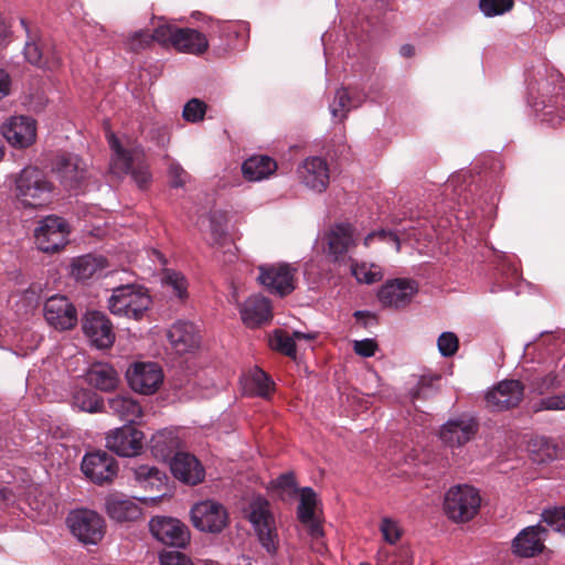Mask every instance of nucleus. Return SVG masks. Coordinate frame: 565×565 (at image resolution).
Instances as JSON below:
<instances>
[{"label": "nucleus", "instance_id": "f257e3e1", "mask_svg": "<svg viewBox=\"0 0 565 565\" xmlns=\"http://www.w3.org/2000/svg\"><path fill=\"white\" fill-rule=\"evenodd\" d=\"M527 82V103L542 122L552 127L565 121V77L555 68L544 67Z\"/></svg>", "mask_w": 565, "mask_h": 565}, {"label": "nucleus", "instance_id": "f03ea898", "mask_svg": "<svg viewBox=\"0 0 565 565\" xmlns=\"http://www.w3.org/2000/svg\"><path fill=\"white\" fill-rule=\"evenodd\" d=\"M57 188L47 173L36 166L24 167L14 179V195L24 209H42L50 205Z\"/></svg>", "mask_w": 565, "mask_h": 565}, {"label": "nucleus", "instance_id": "7ed1b4c3", "mask_svg": "<svg viewBox=\"0 0 565 565\" xmlns=\"http://www.w3.org/2000/svg\"><path fill=\"white\" fill-rule=\"evenodd\" d=\"M215 31L207 36L191 28H179L168 22L164 18L159 19L158 25L153 28V35L163 47H173L175 51L200 56L209 49L210 40H214Z\"/></svg>", "mask_w": 565, "mask_h": 565}, {"label": "nucleus", "instance_id": "20e7f679", "mask_svg": "<svg viewBox=\"0 0 565 565\" xmlns=\"http://www.w3.org/2000/svg\"><path fill=\"white\" fill-rule=\"evenodd\" d=\"M152 303L148 289L140 285H121L113 290L108 309L115 316L140 320Z\"/></svg>", "mask_w": 565, "mask_h": 565}, {"label": "nucleus", "instance_id": "39448f33", "mask_svg": "<svg viewBox=\"0 0 565 565\" xmlns=\"http://www.w3.org/2000/svg\"><path fill=\"white\" fill-rule=\"evenodd\" d=\"M51 171L70 195H78L84 192L87 168L78 154L66 151L56 153L51 161Z\"/></svg>", "mask_w": 565, "mask_h": 565}, {"label": "nucleus", "instance_id": "423d86ee", "mask_svg": "<svg viewBox=\"0 0 565 565\" xmlns=\"http://www.w3.org/2000/svg\"><path fill=\"white\" fill-rule=\"evenodd\" d=\"M71 232V225L66 218L50 214L36 222L33 232L34 243L39 250L55 254L68 244Z\"/></svg>", "mask_w": 565, "mask_h": 565}, {"label": "nucleus", "instance_id": "0eeeda50", "mask_svg": "<svg viewBox=\"0 0 565 565\" xmlns=\"http://www.w3.org/2000/svg\"><path fill=\"white\" fill-rule=\"evenodd\" d=\"M481 498L479 491L469 484L452 486L445 493L444 511L456 523L470 521L479 511Z\"/></svg>", "mask_w": 565, "mask_h": 565}, {"label": "nucleus", "instance_id": "6e6552de", "mask_svg": "<svg viewBox=\"0 0 565 565\" xmlns=\"http://www.w3.org/2000/svg\"><path fill=\"white\" fill-rule=\"evenodd\" d=\"M247 518L252 523L262 546L269 553L277 551L278 534L269 502L260 497H253L248 503Z\"/></svg>", "mask_w": 565, "mask_h": 565}, {"label": "nucleus", "instance_id": "1a4fd4ad", "mask_svg": "<svg viewBox=\"0 0 565 565\" xmlns=\"http://www.w3.org/2000/svg\"><path fill=\"white\" fill-rule=\"evenodd\" d=\"M166 493L152 497L130 498L120 492L109 493L105 498V512L110 520L122 523L132 522L142 515V510L138 502L145 505H154L162 499Z\"/></svg>", "mask_w": 565, "mask_h": 565}, {"label": "nucleus", "instance_id": "9d476101", "mask_svg": "<svg viewBox=\"0 0 565 565\" xmlns=\"http://www.w3.org/2000/svg\"><path fill=\"white\" fill-rule=\"evenodd\" d=\"M257 280L269 294L285 298L297 288V268L288 263L258 266Z\"/></svg>", "mask_w": 565, "mask_h": 565}, {"label": "nucleus", "instance_id": "9b49d317", "mask_svg": "<svg viewBox=\"0 0 565 565\" xmlns=\"http://www.w3.org/2000/svg\"><path fill=\"white\" fill-rule=\"evenodd\" d=\"M71 533L84 545L98 544L105 534V521L96 511L78 509L66 519Z\"/></svg>", "mask_w": 565, "mask_h": 565}, {"label": "nucleus", "instance_id": "f8f14e48", "mask_svg": "<svg viewBox=\"0 0 565 565\" xmlns=\"http://www.w3.org/2000/svg\"><path fill=\"white\" fill-rule=\"evenodd\" d=\"M145 434L132 424L109 430L106 435V448L121 458H134L142 454Z\"/></svg>", "mask_w": 565, "mask_h": 565}, {"label": "nucleus", "instance_id": "ddd939ff", "mask_svg": "<svg viewBox=\"0 0 565 565\" xmlns=\"http://www.w3.org/2000/svg\"><path fill=\"white\" fill-rule=\"evenodd\" d=\"M81 328L90 344L97 349H110L116 340L113 322L99 310H87L81 318Z\"/></svg>", "mask_w": 565, "mask_h": 565}, {"label": "nucleus", "instance_id": "4468645a", "mask_svg": "<svg viewBox=\"0 0 565 565\" xmlns=\"http://www.w3.org/2000/svg\"><path fill=\"white\" fill-rule=\"evenodd\" d=\"M163 377L162 367L157 362H136L126 371L130 388L142 395L154 394Z\"/></svg>", "mask_w": 565, "mask_h": 565}, {"label": "nucleus", "instance_id": "2eb2a0df", "mask_svg": "<svg viewBox=\"0 0 565 565\" xmlns=\"http://www.w3.org/2000/svg\"><path fill=\"white\" fill-rule=\"evenodd\" d=\"M418 292V284L408 278L388 279L377 290L376 297L384 308L403 309Z\"/></svg>", "mask_w": 565, "mask_h": 565}, {"label": "nucleus", "instance_id": "dca6fc26", "mask_svg": "<svg viewBox=\"0 0 565 565\" xmlns=\"http://www.w3.org/2000/svg\"><path fill=\"white\" fill-rule=\"evenodd\" d=\"M46 322L56 330H72L78 322L77 309L74 303L63 295L49 297L43 307Z\"/></svg>", "mask_w": 565, "mask_h": 565}, {"label": "nucleus", "instance_id": "f3484780", "mask_svg": "<svg viewBox=\"0 0 565 565\" xmlns=\"http://www.w3.org/2000/svg\"><path fill=\"white\" fill-rule=\"evenodd\" d=\"M193 525L207 533H220L227 525V512L225 508L213 500H205L194 504L191 509Z\"/></svg>", "mask_w": 565, "mask_h": 565}, {"label": "nucleus", "instance_id": "a211bd4d", "mask_svg": "<svg viewBox=\"0 0 565 565\" xmlns=\"http://www.w3.org/2000/svg\"><path fill=\"white\" fill-rule=\"evenodd\" d=\"M524 390L519 380H503L486 394L487 406L492 412L515 408L523 401Z\"/></svg>", "mask_w": 565, "mask_h": 565}, {"label": "nucleus", "instance_id": "6ab92c4d", "mask_svg": "<svg viewBox=\"0 0 565 565\" xmlns=\"http://www.w3.org/2000/svg\"><path fill=\"white\" fill-rule=\"evenodd\" d=\"M36 120L30 116H12L1 126V134L15 149H26L36 141Z\"/></svg>", "mask_w": 565, "mask_h": 565}, {"label": "nucleus", "instance_id": "aec40b11", "mask_svg": "<svg viewBox=\"0 0 565 565\" xmlns=\"http://www.w3.org/2000/svg\"><path fill=\"white\" fill-rule=\"evenodd\" d=\"M479 431L477 418L461 415L447 420L439 430L440 440L449 447H460L475 438Z\"/></svg>", "mask_w": 565, "mask_h": 565}, {"label": "nucleus", "instance_id": "412c9836", "mask_svg": "<svg viewBox=\"0 0 565 565\" xmlns=\"http://www.w3.org/2000/svg\"><path fill=\"white\" fill-rule=\"evenodd\" d=\"M150 451L153 459H198L184 449L177 431L169 429L159 430L151 437Z\"/></svg>", "mask_w": 565, "mask_h": 565}, {"label": "nucleus", "instance_id": "4be33fe9", "mask_svg": "<svg viewBox=\"0 0 565 565\" xmlns=\"http://www.w3.org/2000/svg\"><path fill=\"white\" fill-rule=\"evenodd\" d=\"M149 527L153 537L166 545L183 547L190 537L188 527L173 518H152Z\"/></svg>", "mask_w": 565, "mask_h": 565}, {"label": "nucleus", "instance_id": "5701e85b", "mask_svg": "<svg viewBox=\"0 0 565 565\" xmlns=\"http://www.w3.org/2000/svg\"><path fill=\"white\" fill-rule=\"evenodd\" d=\"M297 172L307 188L318 193L327 190L330 182V169L324 158L318 156L306 158L299 164Z\"/></svg>", "mask_w": 565, "mask_h": 565}, {"label": "nucleus", "instance_id": "b1692460", "mask_svg": "<svg viewBox=\"0 0 565 565\" xmlns=\"http://www.w3.org/2000/svg\"><path fill=\"white\" fill-rule=\"evenodd\" d=\"M21 25L25 29L29 40L24 45L25 60L40 68L55 71L61 67L62 58L57 52L53 49H49L42 45L40 41H35L30 34L28 21L21 19Z\"/></svg>", "mask_w": 565, "mask_h": 565}, {"label": "nucleus", "instance_id": "393cba45", "mask_svg": "<svg viewBox=\"0 0 565 565\" xmlns=\"http://www.w3.org/2000/svg\"><path fill=\"white\" fill-rule=\"evenodd\" d=\"M172 349L180 355L194 352L200 348L201 335L193 322L178 320L167 333Z\"/></svg>", "mask_w": 565, "mask_h": 565}, {"label": "nucleus", "instance_id": "a878e982", "mask_svg": "<svg viewBox=\"0 0 565 565\" xmlns=\"http://www.w3.org/2000/svg\"><path fill=\"white\" fill-rule=\"evenodd\" d=\"M239 315L247 328H259L273 319L271 301L262 295H252L239 305Z\"/></svg>", "mask_w": 565, "mask_h": 565}, {"label": "nucleus", "instance_id": "bb28decb", "mask_svg": "<svg viewBox=\"0 0 565 565\" xmlns=\"http://www.w3.org/2000/svg\"><path fill=\"white\" fill-rule=\"evenodd\" d=\"M84 446L85 445L83 443L65 437L61 441L51 444L47 447L46 456L54 457L56 455L60 459H77L79 456H82L81 459H114L107 454V451L103 449H95L90 446H88L82 455Z\"/></svg>", "mask_w": 565, "mask_h": 565}, {"label": "nucleus", "instance_id": "cd10ccee", "mask_svg": "<svg viewBox=\"0 0 565 565\" xmlns=\"http://www.w3.org/2000/svg\"><path fill=\"white\" fill-rule=\"evenodd\" d=\"M317 503V494L311 488L306 487L301 489L297 516L313 540H318L323 535L320 520L316 513Z\"/></svg>", "mask_w": 565, "mask_h": 565}, {"label": "nucleus", "instance_id": "c85d7f7f", "mask_svg": "<svg viewBox=\"0 0 565 565\" xmlns=\"http://www.w3.org/2000/svg\"><path fill=\"white\" fill-rule=\"evenodd\" d=\"M546 529L541 524L523 529L513 540V552L523 557H531L543 551Z\"/></svg>", "mask_w": 565, "mask_h": 565}, {"label": "nucleus", "instance_id": "c756f323", "mask_svg": "<svg viewBox=\"0 0 565 565\" xmlns=\"http://www.w3.org/2000/svg\"><path fill=\"white\" fill-rule=\"evenodd\" d=\"M85 381L89 386L102 391H115L120 382L118 372L115 367L107 363L96 361L93 362L85 373Z\"/></svg>", "mask_w": 565, "mask_h": 565}, {"label": "nucleus", "instance_id": "7c9ffc66", "mask_svg": "<svg viewBox=\"0 0 565 565\" xmlns=\"http://www.w3.org/2000/svg\"><path fill=\"white\" fill-rule=\"evenodd\" d=\"M244 393L252 397L268 398L275 391L271 376L259 366H254L242 379Z\"/></svg>", "mask_w": 565, "mask_h": 565}, {"label": "nucleus", "instance_id": "2f4dec72", "mask_svg": "<svg viewBox=\"0 0 565 565\" xmlns=\"http://www.w3.org/2000/svg\"><path fill=\"white\" fill-rule=\"evenodd\" d=\"M277 169V161L267 154H254L242 163V174L249 182L268 179Z\"/></svg>", "mask_w": 565, "mask_h": 565}, {"label": "nucleus", "instance_id": "473e14b6", "mask_svg": "<svg viewBox=\"0 0 565 565\" xmlns=\"http://www.w3.org/2000/svg\"><path fill=\"white\" fill-rule=\"evenodd\" d=\"M108 265L105 256H95L93 254H85L72 260L71 275L77 281H85L90 279L97 273L104 270Z\"/></svg>", "mask_w": 565, "mask_h": 565}, {"label": "nucleus", "instance_id": "72a5a7b5", "mask_svg": "<svg viewBox=\"0 0 565 565\" xmlns=\"http://www.w3.org/2000/svg\"><path fill=\"white\" fill-rule=\"evenodd\" d=\"M328 252L338 259L348 253L353 242V228L350 223H335L327 235Z\"/></svg>", "mask_w": 565, "mask_h": 565}, {"label": "nucleus", "instance_id": "f704fd0d", "mask_svg": "<svg viewBox=\"0 0 565 565\" xmlns=\"http://www.w3.org/2000/svg\"><path fill=\"white\" fill-rule=\"evenodd\" d=\"M81 470L92 482L110 483L119 471L118 461H81Z\"/></svg>", "mask_w": 565, "mask_h": 565}, {"label": "nucleus", "instance_id": "c9c22d12", "mask_svg": "<svg viewBox=\"0 0 565 565\" xmlns=\"http://www.w3.org/2000/svg\"><path fill=\"white\" fill-rule=\"evenodd\" d=\"M441 374L424 373L417 377L416 384L408 390V397L412 403L416 401H428L437 396L440 391Z\"/></svg>", "mask_w": 565, "mask_h": 565}, {"label": "nucleus", "instance_id": "e433bc0d", "mask_svg": "<svg viewBox=\"0 0 565 565\" xmlns=\"http://www.w3.org/2000/svg\"><path fill=\"white\" fill-rule=\"evenodd\" d=\"M173 477L184 484L201 483L206 475L202 461H167Z\"/></svg>", "mask_w": 565, "mask_h": 565}, {"label": "nucleus", "instance_id": "4c0bfd02", "mask_svg": "<svg viewBox=\"0 0 565 565\" xmlns=\"http://www.w3.org/2000/svg\"><path fill=\"white\" fill-rule=\"evenodd\" d=\"M526 449L531 456L537 459H565V449L559 444L546 436H534L527 441Z\"/></svg>", "mask_w": 565, "mask_h": 565}, {"label": "nucleus", "instance_id": "58836bf2", "mask_svg": "<svg viewBox=\"0 0 565 565\" xmlns=\"http://www.w3.org/2000/svg\"><path fill=\"white\" fill-rule=\"evenodd\" d=\"M135 479L138 482L140 487H142L145 490H156L160 492L159 494L166 493V497H168L167 492V476L161 472L156 467H150L148 465H141L137 469H135Z\"/></svg>", "mask_w": 565, "mask_h": 565}, {"label": "nucleus", "instance_id": "ea45409f", "mask_svg": "<svg viewBox=\"0 0 565 565\" xmlns=\"http://www.w3.org/2000/svg\"><path fill=\"white\" fill-rule=\"evenodd\" d=\"M108 406L114 414H117L121 419L132 423L134 418L142 415L140 404L129 395L119 394L108 399Z\"/></svg>", "mask_w": 565, "mask_h": 565}, {"label": "nucleus", "instance_id": "a19ab883", "mask_svg": "<svg viewBox=\"0 0 565 565\" xmlns=\"http://www.w3.org/2000/svg\"><path fill=\"white\" fill-rule=\"evenodd\" d=\"M128 169L117 168L116 170L129 174L140 190H146L151 183L152 175L146 161L139 157H131V163Z\"/></svg>", "mask_w": 565, "mask_h": 565}, {"label": "nucleus", "instance_id": "79ce46f5", "mask_svg": "<svg viewBox=\"0 0 565 565\" xmlns=\"http://www.w3.org/2000/svg\"><path fill=\"white\" fill-rule=\"evenodd\" d=\"M72 401L74 406L88 413H98L103 411L104 407L103 397L89 388L75 391L72 396Z\"/></svg>", "mask_w": 565, "mask_h": 565}, {"label": "nucleus", "instance_id": "37998d69", "mask_svg": "<svg viewBox=\"0 0 565 565\" xmlns=\"http://www.w3.org/2000/svg\"><path fill=\"white\" fill-rule=\"evenodd\" d=\"M211 236L218 246H224L228 236V217L224 211H214L209 215Z\"/></svg>", "mask_w": 565, "mask_h": 565}, {"label": "nucleus", "instance_id": "c03bdc74", "mask_svg": "<svg viewBox=\"0 0 565 565\" xmlns=\"http://www.w3.org/2000/svg\"><path fill=\"white\" fill-rule=\"evenodd\" d=\"M164 284L172 288L173 295L181 301L189 298L188 287L189 282L186 277L177 270L167 269L164 273Z\"/></svg>", "mask_w": 565, "mask_h": 565}, {"label": "nucleus", "instance_id": "a18cd8bd", "mask_svg": "<svg viewBox=\"0 0 565 565\" xmlns=\"http://www.w3.org/2000/svg\"><path fill=\"white\" fill-rule=\"evenodd\" d=\"M379 530L385 543L396 545L404 535V529L401 522L391 516H383L381 519Z\"/></svg>", "mask_w": 565, "mask_h": 565}, {"label": "nucleus", "instance_id": "49530a36", "mask_svg": "<svg viewBox=\"0 0 565 565\" xmlns=\"http://www.w3.org/2000/svg\"><path fill=\"white\" fill-rule=\"evenodd\" d=\"M270 348L290 359H296L297 356V345L295 339L292 335H288L281 329H276L274 331V338L270 341Z\"/></svg>", "mask_w": 565, "mask_h": 565}, {"label": "nucleus", "instance_id": "de8ad7c7", "mask_svg": "<svg viewBox=\"0 0 565 565\" xmlns=\"http://www.w3.org/2000/svg\"><path fill=\"white\" fill-rule=\"evenodd\" d=\"M514 4V0H479L478 8L486 18H494L510 12Z\"/></svg>", "mask_w": 565, "mask_h": 565}, {"label": "nucleus", "instance_id": "09e8293b", "mask_svg": "<svg viewBox=\"0 0 565 565\" xmlns=\"http://www.w3.org/2000/svg\"><path fill=\"white\" fill-rule=\"evenodd\" d=\"M530 390L537 395H544L562 386V381L555 372H550L543 376H535L530 381Z\"/></svg>", "mask_w": 565, "mask_h": 565}, {"label": "nucleus", "instance_id": "8fccbe9b", "mask_svg": "<svg viewBox=\"0 0 565 565\" xmlns=\"http://www.w3.org/2000/svg\"><path fill=\"white\" fill-rule=\"evenodd\" d=\"M108 142H109L111 150H114V152H115V156L113 158L114 169H117V168L128 169L130 167L129 164L131 163V157L135 156L132 150L124 148L121 142L115 135H111Z\"/></svg>", "mask_w": 565, "mask_h": 565}, {"label": "nucleus", "instance_id": "3c124183", "mask_svg": "<svg viewBox=\"0 0 565 565\" xmlns=\"http://www.w3.org/2000/svg\"><path fill=\"white\" fill-rule=\"evenodd\" d=\"M206 109L207 105L203 100L192 98L184 105L182 117L185 121L195 124L204 119Z\"/></svg>", "mask_w": 565, "mask_h": 565}, {"label": "nucleus", "instance_id": "603ef678", "mask_svg": "<svg viewBox=\"0 0 565 565\" xmlns=\"http://www.w3.org/2000/svg\"><path fill=\"white\" fill-rule=\"evenodd\" d=\"M437 347L441 356L451 358L459 350V339L454 332L445 331L438 337Z\"/></svg>", "mask_w": 565, "mask_h": 565}, {"label": "nucleus", "instance_id": "864d4df0", "mask_svg": "<svg viewBox=\"0 0 565 565\" xmlns=\"http://www.w3.org/2000/svg\"><path fill=\"white\" fill-rule=\"evenodd\" d=\"M351 97L347 88L341 87L337 89L332 104L330 105L333 117H340L341 119L347 117Z\"/></svg>", "mask_w": 565, "mask_h": 565}, {"label": "nucleus", "instance_id": "5fc2aeb1", "mask_svg": "<svg viewBox=\"0 0 565 565\" xmlns=\"http://www.w3.org/2000/svg\"><path fill=\"white\" fill-rule=\"evenodd\" d=\"M542 519L551 530L565 532V508L545 510L542 513Z\"/></svg>", "mask_w": 565, "mask_h": 565}, {"label": "nucleus", "instance_id": "6e6d98bb", "mask_svg": "<svg viewBox=\"0 0 565 565\" xmlns=\"http://www.w3.org/2000/svg\"><path fill=\"white\" fill-rule=\"evenodd\" d=\"M380 239V241H383V242H390V243H393L395 245V249L396 252H399L401 250V239H399V236L398 234L393 231V230H385V228H381V230H376V231H372L370 232L365 238H364V245L365 246H370L371 243L375 239Z\"/></svg>", "mask_w": 565, "mask_h": 565}, {"label": "nucleus", "instance_id": "4d7b16f0", "mask_svg": "<svg viewBox=\"0 0 565 565\" xmlns=\"http://www.w3.org/2000/svg\"><path fill=\"white\" fill-rule=\"evenodd\" d=\"M535 413L541 411H565V394L547 396L534 404Z\"/></svg>", "mask_w": 565, "mask_h": 565}, {"label": "nucleus", "instance_id": "13d9d810", "mask_svg": "<svg viewBox=\"0 0 565 565\" xmlns=\"http://www.w3.org/2000/svg\"><path fill=\"white\" fill-rule=\"evenodd\" d=\"M159 561L161 565H194L186 555L178 551L160 553Z\"/></svg>", "mask_w": 565, "mask_h": 565}, {"label": "nucleus", "instance_id": "bf43d9fd", "mask_svg": "<svg viewBox=\"0 0 565 565\" xmlns=\"http://www.w3.org/2000/svg\"><path fill=\"white\" fill-rule=\"evenodd\" d=\"M379 349V344L374 339H363L355 341L353 345L354 352L362 358L374 356Z\"/></svg>", "mask_w": 565, "mask_h": 565}, {"label": "nucleus", "instance_id": "052dcab7", "mask_svg": "<svg viewBox=\"0 0 565 565\" xmlns=\"http://www.w3.org/2000/svg\"><path fill=\"white\" fill-rule=\"evenodd\" d=\"M275 487L281 490V495H291L298 492L296 481L292 473H285L279 476L275 481Z\"/></svg>", "mask_w": 565, "mask_h": 565}, {"label": "nucleus", "instance_id": "680f3d73", "mask_svg": "<svg viewBox=\"0 0 565 565\" xmlns=\"http://www.w3.org/2000/svg\"><path fill=\"white\" fill-rule=\"evenodd\" d=\"M356 324L364 329L375 327L380 323L379 316L369 310H356L353 312Z\"/></svg>", "mask_w": 565, "mask_h": 565}, {"label": "nucleus", "instance_id": "e2e57ef3", "mask_svg": "<svg viewBox=\"0 0 565 565\" xmlns=\"http://www.w3.org/2000/svg\"><path fill=\"white\" fill-rule=\"evenodd\" d=\"M170 182L172 189L183 188L185 184L186 172L180 164H171L169 169Z\"/></svg>", "mask_w": 565, "mask_h": 565}, {"label": "nucleus", "instance_id": "0e129e2a", "mask_svg": "<svg viewBox=\"0 0 565 565\" xmlns=\"http://www.w3.org/2000/svg\"><path fill=\"white\" fill-rule=\"evenodd\" d=\"M216 29H217L220 39H222L223 36L227 39L225 50L232 49L233 44H232L231 38L232 36L236 38L238 35V32L234 29L233 25H230L227 23H221V22L216 23Z\"/></svg>", "mask_w": 565, "mask_h": 565}, {"label": "nucleus", "instance_id": "69168bd1", "mask_svg": "<svg viewBox=\"0 0 565 565\" xmlns=\"http://www.w3.org/2000/svg\"><path fill=\"white\" fill-rule=\"evenodd\" d=\"M547 7L558 18V23L565 25V0H546Z\"/></svg>", "mask_w": 565, "mask_h": 565}, {"label": "nucleus", "instance_id": "338daca9", "mask_svg": "<svg viewBox=\"0 0 565 565\" xmlns=\"http://www.w3.org/2000/svg\"><path fill=\"white\" fill-rule=\"evenodd\" d=\"M11 84L12 81L10 74L6 70L0 68V100L10 94Z\"/></svg>", "mask_w": 565, "mask_h": 565}, {"label": "nucleus", "instance_id": "774afa93", "mask_svg": "<svg viewBox=\"0 0 565 565\" xmlns=\"http://www.w3.org/2000/svg\"><path fill=\"white\" fill-rule=\"evenodd\" d=\"M353 275L360 282L373 284L379 280V276L376 273L371 270H366L364 267L359 269H353Z\"/></svg>", "mask_w": 565, "mask_h": 565}]
</instances>
